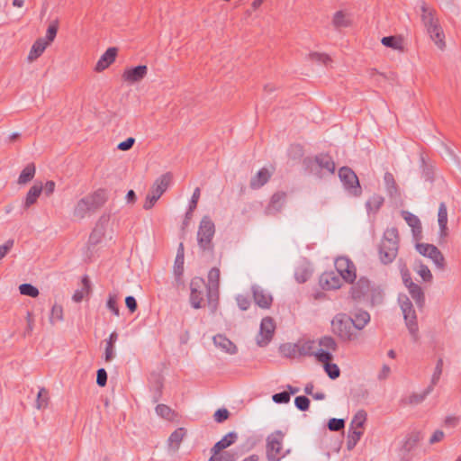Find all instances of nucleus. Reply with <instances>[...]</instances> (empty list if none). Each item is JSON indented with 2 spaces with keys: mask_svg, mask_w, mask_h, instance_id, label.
<instances>
[{
  "mask_svg": "<svg viewBox=\"0 0 461 461\" xmlns=\"http://www.w3.org/2000/svg\"><path fill=\"white\" fill-rule=\"evenodd\" d=\"M213 342L217 347L229 354H235L237 352L236 345L224 335H215L213 337Z\"/></svg>",
  "mask_w": 461,
  "mask_h": 461,
  "instance_id": "obj_27",
  "label": "nucleus"
},
{
  "mask_svg": "<svg viewBox=\"0 0 461 461\" xmlns=\"http://www.w3.org/2000/svg\"><path fill=\"white\" fill-rule=\"evenodd\" d=\"M48 404V391L45 388H41L37 393L36 407L37 409L45 408Z\"/></svg>",
  "mask_w": 461,
  "mask_h": 461,
  "instance_id": "obj_54",
  "label": "nucleus"
},
{
  "mask_svg": "<svg viewBox=\"0 0 461 461\" xmlns=\"http://www.w3.org/2000/svg\"><path fill=\"white\" fill-rule=\"evenodd\" d=\"M303 165L309 173L318 174L320 170H325L330 174L335 172V162L327 153H321L315 157H306L303 159Z\"/></svg>",
  "mask_w": 461,
  "mask_h": 461,
  "instance_id": "obj_4",
  "label": "nucleus"
},
{
  "mask_svg": "<svg viewBox=\"0 0 461 461\" xmlns=\"http://www.w3.org/2000/svg\"><path fill=\"white\" fill-rule=\"evenodd\" d=\"M147 72L148 68L146 65H139L125 69L122 74V79L129 84L138 83L146 77Z\"/></svg>",
  "mask_w": 461,
  "mask_h": 461,
  "instance_id": "obj_17",
  "label": "nucleus"
},
{
  "mask_svg": "<svg viewBox=\"0 0 461 461\" xmlns=\"http://www.w3.org/2000/svg\"><path fill=\"white\" fill-rule=\"evenodd\" d=\"M425 29L436 46L443 50L446 48L445 33L439 22Z\"/></svg>",
  "mask_w": 461,
  "mask_h": 461,
  "instance_id": "obj_20",
  "label": "nucleus"
},
{
  "mask_svg": "<svg viewBox=\"0 0 461 461\" xmlns=\"http://www.w3.org/2000/svg\"><path fill=\"white\" fill-rule=\"evenodd\" d=\"M237 438L238 435L236 432H229L221 440L214 444V446L211 448V452L221 453L223 449L234 444Z\"/></svg>",
  "mask_w": 461,
  "mask_h": 461,
  "instance_id": "obj_26",
  "label": "nucleus"
},
{
  "mask_svg": "<svg viewBox=\"0 0 461 461\" xmlns=\"http://www.w3.org/2000/svg\"><path fill=\"white\" fill-rule=\"evenodd\" d=\"M118 50L115 47H110L100 57L97 63L95 64V70L102 72L107 68L116 59Z\"/></svg>",
  "mask_w": 461,
  "mask_h": 461,
  "instance_id": "obj_22",
  "label": "nucleus"
},
{
  "mask_svg": "<svg viewBox=\"0 0 461 461\" xmlns=\"http://www.w3.org/2000/svg\"><path fill=\"white\" fill-rule=\"evenodd\" d=\"M335 267L337 273L345 282L348 284L355 282L357 278V268L353 261L348 257H339L335 261Z\"/></svg>",
  "mask_w": 461,
  "mask_h": 461,
  "instance_id": "obj_8",
  "label": "nucleus"
},
{
  "mask_svg": "<svg viewBox=\"0 0 461 461\" xmlns=\"http://www.w3.org/2000/svg\"><path fill=\"white\" fill-rule=\"evenodd\" d=\"M190 303L191 305L194 309H199L202 307V303L203 302V294L206 292L208 295V288L204 280L200 277H194L192 279L190 284Z\"/></svg>",
  "mask_w": 461,
  "mask_h": 461,
  "instance_id": "obj_10",
  "label": "nucleus"
},
{
  "mask_svg": "<svg viewBox=\"0 0 461 461\" xmlns=\"http://www.w3.org/2000/svg\"><path fill=\"white\" fill-rule=\"evenodd\" d=\"M331 327L333 333L342 341H354L359 337V333L354 328L351 316L346 313L337 314L331 321Z\"/></svg>",
  "mask_w": 461,
  "mask_h": 461,
  "instance_id": "obj_3",
  "label": "nucleus"
},
{
  "mask_svg": "<svg viewBox=\"0 0 461 461\" xmlns=\"http://www.w3.org/2000/svg\"><path fill=\"white\" fill-rule=\"evenodd\" d=\"M108 195L104 189H98L93 194L81 198L75 205L73 215L78 220L84 219L87 213L95 212L107 201Z\"/></svg>",
  "mask_w": 461,
  "mask_h": 461,
  "instance_id": "obj_1",
  "label": "nucleus"
},
{
  "mask_svg": "<svg viewBox=\"0 0 461 461\" xmlns=\"http://www.w3.org/2000/svg\"><path fill=\"white\" fill-rule=\"evenodd\" d=\"M416 249L420 255L430 258L438 269H445V258L441 251L435 245L429 243H417Z\"/></svg>",
  "mask_w": 461,
  "mask_h": 461,
  "instance_id": "obj_9",
  "label": "nucleus"
},
{
  "mask_svg": "<svg viewBox=\"0 0 461 461\" xmlns=\"http://www.w3.org/2000/svg\"><path fill=\"white\" fill-rule=\"evenodd\" d=\"M328 429L330 431H340L345 428V420L343 419L331 418L328 421Z\"/></svg>",
  "mask_w": 461,
  "mask_h": 461,
  "instance_id": "obj_52",
  "label": "nucleus"
},
{
  "mask_svg": "<svg viewBox=\"0 0 461 461\" xmlns=\"http://www.w3.org/2000/svg\"><path fill=\"white\" fill-rule=\"evenodd\" d=\"M399 249V234L396 228L387 229L379 245V258L383 264L392 263L397 254Z\"/></svg>",
  "mask_w": 461,
  "mask_h": 461,
  "instance_id": "obj_2",
  "label": "nucleus"
},
{
  "mask_svg": "<svg viewBox=\"0 0 461 461\" xmlns=\"http://www.w3.org/2000/svg\"><path fill=\"white\" fill-rule=\"evenodd\" d=\"M401 213L407 224L411 228L413 236L417 237L418 235H420L422 227L420 219L408 211H402Z\"/></svg>",
  "mask_w": 461,
  "mask_h": 461,
  "instance_id": "obj_25",
  "label": "nucleus"
},
{
  "mask_svg": "<svg viewBox=\"0 0 461 461\" xmlns=\"http://www.w3.org/2000/svg\"><path fill=\"white\" fill-rule=\"evenodd\" d=\"M215 233V225L212 219L209 216L203 217L200 221L198 232H197V240L200 248L205 251H212L213 245L212 240Z\"/></svg>",
  "mask_w": 461,
  "mask_h": 461,
  "instance_id": "obj_5",
  "label": "nucleus"
},
{
  "mask_svg": "<svg viewBox=\"0 0 461 461\" xmlns=\"http://www.w3.org/2000/svg\"><path fill=\"white\" fill-rule=\"evenodd\" d=\"M362 435L363 431L357 429H353L351 431V429H349L347 441V448L348 450H352L356 447L357 443L359 441Z\"/></svg>",
  "mask_w": 461,
  "mask_h": 461,
  "instance_id": "obj_45",
  "label": "nucleus"
},
{
  "mask_svg": "<svg viewBox=\"0 0 461 461\" xmlns=\"http://www.w3.org/2000/svg\"><path fill=\"white\" fill-rule=\"evenodd\" d=\"M43 186L41 184H34L30 190L28 191L25 201H24V208L27 209L31 205L34 204L41 194Z\"/></svg>",
  "mask_w": 461,
  "mask_h": 461,
  "instance_id": "obj_30",
  "label": "nucleus"
},
{
  "mask_svg": "<svg viewBox=\"0 0 461 461\" xmlns=\"http://www.w3.org/2000/svg\"><path fill=\"white\" fill-rule=\"evenodd\" d=\"M118 339V334L116 331H113L108 339L106 340V347L104 352V359L106 362H111L115 357L114 345Z\"/></svg>",
  "mask_w": 461,
  "mask_h": 461,
  "instance_id": "obj_32",
  "label": "nucleus"
},
{
  "mask_svg": "<svg viewBox=\"0 0 461 461\" xmlns=\"http://www.w3.org/2000/svg\"><path fill=\"white\" fill-rule=\"evenodd\" d=\"M443 370V360L442 358H438L435 366L434 373L431 377L430 384L429 386H432V389H434V386L438 383L441 374Z\"/></svg>",
  "mask_w": 461,
  "mask_h": 461,
  "instance_id": "obj_50",
  "label": "nucleus"
},
{
  "mask_svg": "<svg viewBox=\"0 0 461 461\" xmlns=\"http://www.w3.org/2000/svg\"><path fill=\"white\" fill-rule=\"evenodd\" d=\"M272 399L276 403H288L290 402V393H287L286 391H283L281 393H275L272 396Z\"/></svg>",
  "mask_w": 461,
  "mask_h": 461,
  "instance_id": "obj_64",
  "label": "nucleus"
},
{
  "mask_svg": "<svg viewBox=\"0 0 461 461\" xmlns=\"http://www.w3.org/2000/svg\"><path fill=\"white\" fill-rule=\"evenodd\" d=\"M417 272L425 282H430L432 280V274L426 265L420 263Z\"/></svg>",
  "mask_w": 461,
  "mask_h": 461,
  "instance_id": "obj_60",
  "label": "nucleus"
},
{
  "mask_svg": "<svg viewBox=\"0 0 461 461\" xmlns=\"http://www.w3.org/2000/svg\"><path fill=\"white\" fill-rule=\"evenodd\" d=\"M421 437H420V433L419 431H414V432H411V434L408 435V437L406 438L405 441H404V444H403V447L406 451H411L416 445L417 443L420 440Z\"/></svg>",
  "mask_w": 461,
  "mask_h": 461,
  "instance_id": "obj_43",
  "label": "nucleus"
},
{
  "mask_svg": "<svg viewBox=\"0 0 461 461\" xmlns=\"http://www.w3.org/2000/svg\"><path fill=\"white\" fill-rule=\"evenodd\" d=\"M408 289L411 298L416 302L418 306L421 307L425 301L421 287L415 283H411Z\"/></svg>",
  "mask_w": 461,
  "mask_h": 461,
  "instance_id": "obj_35",
  "label": "nucleus"
},
{
  "mask_svg": "<svg viewBox=\"0 0 461 461\" xmlns=\"http://www.w3.org/2000/svg\"><path fill=\"white\" fill-rule=\"evenodd\" d=\"M298 354L301 357L314 356L315 353V341L314 340H298Z\"/></svg>",
  "mask_w": 461,
  "mask_h": 461,
  "instance_id": "obj_31",
  "label": "nucleus"
},
{
  "mask_svg": "<svg viewBox=\"0 0 461 461\" xmlns=\"http://www.w3.org/2000/svg\"><path fill=\"white\" fill-rule=\"evenodd\" d=\"M229 417L230 411L225 408L218 409L213 414L214 420L218 423L225 421Z\"/></svg>",
  "mask_w": 461,
  "mask_h": 461,
  "instance_id": "obj_62",
  "label": "nucleus"
},
{
  "mask_svg": "<svg viewBox=\"0 0 461 461\" xmlns=\"http://www.w3.org/2000/svg\"><path fill=\"white\" fill-rule=\"evenodd\" d=\"M319 345L329 351H337L338 344L331 336H323L319 339Z\"/></svg>",
  "mask_w": 461,
  "mask_h": 461,
  "instance_id": "obj_44",
  "label": "nucleus"
},
{
  "mask_svg": "<svg viewBox=\"0 0 461 461\" xmlns=\"http://www.w3.org/2000/svg\"><path fill=\"white\" fill-rule=\"evenodd\" d=\"M284 434L277 430L275 434L270 435L267 439V461H280L279 454L282 449V441Z\"/></svg>",
  "mask_w": 461,
  "mask_h": 461,
  "instance_id": "obj_11",
  "label": "nucleus"
},
{
  "mask_svg": "<svg viewBox=\"0 0 461 461\" xmlns=\"http://www.w3.org/2000/svg\"><path fill=\"white\" fill-rule=\"evenodd\" d=\"M57 32H58V21H54L52 22L48 29H47V32H46V41H48V45L54 41L56 35H57Z\"/></svg>",
  "mask_w": 461,
  "mask_h": 461,
  "instance_id": "obj_59",
  "label": "nucleus"
},
{
  "mask_svg": "<svg viewBox=\"0 0 461 461\" xmlns=\"http://www.w3.org/2000/svg\"><path fill=\"white\" fill-rule=\"evenodd\" d=\"M276 323L272 317H265L260 323L259 333L257 336V344L259 347L267 346L273 339Z\"/></svg>",
  "mask_w": 461,
  "mask_h": 461,
  "instance_id": "obj_12",
  "label": "nucleus"
},
{
  "mask_svg": "<svg viewBox=\"0 0 461 461\" xmlns=\"http://www.w3.org/2000/svg\"><path fill=\"white\" fill-rule=\"evenodd\" d=\"M438 221L439 227L447 225V209L445 203H440L438 212Z\"/></svg>",
  "mask_w": 461,
  "mask_h": 461,
  "instance_id": "obj_51",
  "label": "nucleus"
},
{
  "mask_svg": "<svg viewBox=\"0 0 461 461\" xmlns=\"http://www.w3.org/2000/svg\"><path fill=\"white\" fill-rule=\"evenodd\" d=\"M184 264V249L183 244H179L176 256L175 257V276L181 275Z\"/></svg>",
  "mask_w": 461,
  "mask_h": 461,
  "instance_id": "obj_46",
  "label": "nucleus"
},
{
  "mask_svg": "<svg viewBox=\"0 0 461 461\" xmlns=\"http://www.w3.org/2000/svg\"><path fill=\"white\" fill-rule=\"evenodd\" d=\"M420 18L425 28L431 26L439 22L437 17V12L434 8L429 7L424 1L420 5Z\"/></svg>",
  "mask_w": 461,
  "mask_h": 461,
  "instance_id": "obj_23",
  "label": "nucleus"
},
{
  "mask_svg": "<svg viewBox=\"0 0 461 461\" xmlns=\"http://www.w3.org/2000/svg\"><path fill=\"white\" fill-rule=\"evenodd\" d=\"M220 282V269L212 267L208 273V303L212 307V312L216 308L218 300V288Z\"/></svg>",
  "mask_w": 461,
  "mask_h": 461,
  "instance_id": "obj_13",
  "label": "nucleus"
},
{
  "mask_svg": "<svg viewBox=\"0 0 461 461\" xmlns=\"http://www.w3.org/2000/svg\"><path fill=\"white\" fill-rule=\"evenodd\" d=\"M279 351L283 357H287V358L299 357L297 342L296 343H284V344L280 345Z\"/></svg>",
  "mask_w": 461,
  "mask_h": 461,
  "instance_id": "obj_34",
  "label": "nucleus"
},
{
  "mask_svg": "<svg viewBox=\"0 0 461 461\" xmlns=\"http://www.w3.org/2000/svg\"><path fill=\"white\" fill-rule=\"evenodd\" d=\"M253 299L256 304L262 309H269L273 303V297L258 285L251 287Z\"/></svg>",
  "mask_w": 461,
  "mask_h": 461,
  "instance_id": "obj_18",
  "label": "nucleus"
},
{
  "mask_svg": "<svg viewBox=\"0 0 461 461\" xmlns=\"http://www.w3.org/2000/svg\"><path fill=\"white\" fill-rule=\"evenodd\" d=\"M341 278L337 272H324L321 275L319 283L324 290H335L341 286Z\"/></svg>",
  "mask_w": 461,
  "mask_h": 461,
  "instance_id": "obj_15",
  "label": "nucleus"
},
{
  "mask_svg": "<svg viewBox=\"0 0 461 461\" xmlns=\"http://www.w3.org/2000/svg\"><path fill=\"white\" fill-rule=\"evenodd\" d=\"M384 294L383 291L378 286L370 287V291L366 300H369L372 305L380 304L383 302Z\"/></svg>",
  "mask_w": 461,
  "mask_h": 461,
  "instance_id": "obj_39",
  "label": "nucleus"
},
{
  "mask_svg": "<svg viewBox=\"0 0 461 461\" xmlns=\"http://www.w3.org/2000/svg\"><path fill=\"white\" fill-rule=\"evenodd\" d=\"M47 46H48V41H46L45 39H43V38L38 39L33 43V45L30 50V53L28 55V59L30 61H32V60L36 59L37 58H39L43 53V51L45 50Z\"/></svg>",
  "mask_w": 461,
  "mask_h": 461,
  "instance_id": "obj_33",
  "label": "nucleus"
},
{
  "mask_svg": "<svg viewBox=\"0 0 461 461\" xmlns=\"http://www.w3.org/2000/svg\"><path fill=\"white\" fill-rule=\"evenodd\" d=\"M384 199L380 194H374L372 197H370L366 203V209L367 211L373 212L374 213L377 212L381 206L384 204Z\"/></svg>",
  "mask_w": 461,
  "mask_h": 461,
  "instance_id": "obj_37",
  "label": "nucleus"
},
{
  "mask_svg": "<svg viewBox=\"0 0 461 461\" xmlns=\"http://www.w3.org/2000/svg\"><path fill=\"white\" fill-rule=\"evenodd\" d=\"M63 320V309L60 305L54 304L51 308L50 321L54 324Z\"/></svg>",
  "mask_w": 461,
  "mask_h": 461,
  "instance_id": "obj_53",
  "label": "nucleus"
},
{
  "mask_svg": "<svg viewBox=\"0 0 461 461\" xmlns=\"http://www.w3.org/2000/svg\"><path fill=\"white\" fill-rule=\"evenodd\" d=\"M350 287V296L354 301L360 302L366 301L368 296L371 283L370 281L365 277L361 276L356 283L353 282Z\"/></svg>",
  "mask_w": 461,
  "mask_h": 461,
  "instance_id": "obj_14",
  "label": "nucleus"
},
{
  "mask_svg": "<svg viewBox=\"0 0 461 461\" xmlns=\"http://www.w3.org/2000/svg\"><path fill=\"white\" fill-rule=\"evenodd\" d=\"M310 399L305 395L296 396L294 399V405L302 411H308L310 408Z\"/></svg>",
  "mask_w": 461,
  "mask_h": 461,
  "instance_id": "obj_55",
  "label": "nucleus"
},
{
  "mask_svg": "<svg viewBox=\"0 0 461 461\" xmlns=\"http://www.w3.org/2000/svg\"><path fill=\"white\" fill-rule=\"evenodd\" d=\"M366 417H367V414L366 412V411L364 410H360L358 411L353 420H351V423H350V429L354 428V429H357L358 428H362L366 420Z\"/></svg>",
  "mask_w": 461,
  "mask_h": 461,
  "instance_id": "obj_41",
  "label": "nucleus"
},
{
  "mask_svg": "<svg viewBox=\"0 0 461 461\" xmlns=\"http://www.w3.org/2000/svg\"><path fill=\"white\" fill-rule=\"evenodd\" d=\"M314 357L318 362H321L324 365L326 363H330L333 360V356L329 350H325L321 348L314 353Z\"/></svg>",
  "mask_w": 461,
  "mask_h": 461,
  "instance_id": "obj_48",
  "label": "nucleus"
},
{
  "mask_svg": "<svg viewBox=\"0 0 461 461\" xmlns=\"http://www.w3.org/2000/svg\"><path fill=\"white\" fill-rule=\"evenodd\" d=\"M432 391V386H428L422 393H413L410 396V402L413 404L420 403Z\"/></svg>",
  "mask_w": 461,
  "mask_h": 461,
  "instance_id": "obj_57",
  "label": "nucleus"
},
{
  "mask_svg": "<svg viewBox=\"0 0 461 461\" xmlns=\"http://www.w3.org/2000/svg\"><path fill=\"white\" fill-rule=\"evenodd\" d=\"M288 154L293 159L300 158L303 156V148L300 144L291 145Z\"/></svg>",
  "mask_w": 461,
  "mask_h": 461,
  "instance_id": "obj_61",
  "label": "nucleus"
},
{
  "mask_svg": "<svg viewBox=\"0 0 461 461\" xmlns=\"http://www.w3.org/2000/svg\"><path fill=\"white\" fill-rule=\"evenodd\" d=\"M354 321V328L359 333L365 326L370 321V314L366 311L359 310L351 317Z\"/></svg>",
  "mask_w": 461,
  "mask_h": 461,
  "instance_id": "obj_29",
  "label": "nucleus"
},
{
  "mask_svg": "<svg viewBox=\"0 0 461 461\" xmlns=\"http://www.w3.org/2000/svg\"><path fill=\"white\" fill-rule=\"evenodd\" d=\"M35 166L33 163L28 164L21 172L18 177V184L24 185L30 182L35 175Z\"/></svg>",
  "mask_w": 461,
  "mask_h": 461,
  "instance_id": "obj_36",
  "label": "nucleus"
},
{
  "mask_svg": "<svg viewBox=\"0 0 461 461\" xmlns=\"http://www.w3.org/2000/svg\"><path fill=\"white\" fill-rule=\"evenodd\" d=\"M309 59L312 62L323 63L327 64L331 61L330 58L327 54L319 53V52H311L309 55Z\"/></svg>",
  "mask_w": 461,
  "mask_h": 461,
  "instance_id": "obj_58",
  "label": "nucleus"
},
{
  "mask_svg": "<svg viewBox=\"0 0 461 461\" xmlns=\"http://www.w3.org/2000/svg\"><path fill=\"white\" fill-rule=\"evenodd\" d=\"M156 413L166 420H170L173 416V411L167 405L158 404L156 406Z\"/></svg>",
  "mask_w": 461,
  "mask_h": 461,
  "instance_id": "obj_56",
  "label": "nucleus"
},
{
  "mask_svg": "<svg viewBox=\"0 0 461 461\" xmlns=\"http://www.w3.org/2000/svg\"><path fill=\"white\" fill-rule=\"evenodd\" d=\"M286 197L287 194L284 191H278L273 194L266 208V212L270 215L279 213L285 203Z\"/></svg>",
  "mask_w": 461,
  "mask_h": 461,
  "instance_id": "obj_16",
  "label": "nucleus"
},
{
  "mask_svg": "<svg viewBox=\"0 0 461 461\" xmlns=\"http://www.w3.org/2000/svg\"><path fill=\"white\" fill-rule=\"evenodd\" d=\"M118 294L116 293H109L106 301V308L111 311L115 316L120 315V309L117 304Z\"/></svg>",
  "mask_w": 461,
  "mask_h": 461,
  "instance_id": "obj_42",
  "label": "nucleus"
},
{
  "mask_svg": "<svg viewBox=\"0 0 461 461\" xmlns=\"http://www.w3.org/2000/svg\"><path fill=\"white\" fill-rule=\"evenodd\" d=\"M425 29L436 46L443 50L446 48L445 33L439 22Z\"/></svg>",
  "mask_w": 461,
  "mask_h": 461,
  "instance_id": "obj_19",
  "label": "nucleus"
},
{
  "mask_svg": "<svg viewBox=\"0 0 461 461\" xmlns=\"http://www.w3.org/2000/svg\"><path fill=\"white\" fill-rule=\"evenodd\" d=\"M384 181L388 195L391 198L398 197L400 195V192L393 175L391 172H386L384 176Z\"/></svg>",
  "mask_w": 461,
  "mask_h": 461,
  "instance_id": "obj_28",
  "label": "nucleus"
},
{
  "mask_svg": "<svg viewBox=\"0 0 461 461\" xmlns=\"http://www.w3.org/2000/svg\"><path fill=\"white\" fill-rule=\"evenodd\" d=\"M323 368L328 376L332 380L339 378L340 375V369L338 365L334 363H326V365L323 366Z\"/></svg>",
  "mask_w": 461,
  "mask_h": 461,
  "instance_id": "obj_49",
  "label": "nucleus"
},
{
  "mask_svg": "<svg viewBox=\"0 0 461 461\" xmlns=\"http://www.w3.org/2000/svg\"><path fill=\"white\" fill-rule=\"evenodd\" d=\"M332 24L336 29L346 28L350 25V21L343 11H338L334 14Z\"/></svg>",
  "mask_w": 461,
  "mask_h": 461,
  "instance_id": "obj_40",
  "label": "nucleus"
},
{
  "mask_svg": "<svg viewBox=\"0 0 461 461\" xmlns=\"http://www.w3.org/2000/svg\"><path fill=\"white\" fill-rule=\"evenodd\" d=\"M382 44L393 50L402 49V39L398 36H385L382 38Z\"/></svg>",
  "mask_w": 461,
  "mask_h": 461,
  "instance_id": "obj_38",
  "label": "nucleus"
},
{
  "mask_svg": "<svg viewBox=\"0 0 461 461\" xmlns=\"http://www.w3.org/2000/svg\"><path fill=\"white\" fill-rule=\"evenodd\" d=\"M339 177L344 188L353 196H360L362 187L359 184L357 174L348 167H342L339 170Z\"/></svg>",
  "mask_w": 461,
  "mask_h": 461,
  "instance_id": "obj_6",
  "label": "nucleus"
},
{
  "mask_svg": "<svg viewBox=\"0 0 461 461\" xmlns=\"http://www.w3.org/2000/svg\"><path fill=\"white\" fill-rule=\"evenodd\" d=\"M401 309L403 313V317L406 322V326L412 336L414 341H418L419 339V328L417 322V316L415 310L413 309V305L410 299L407 296H404L402 300H401Z\"/></svg>",
  "mask_w": 461,
  "mask_h": 461,
  "instance_id": "obj_7",
  "label": "nucleus"
},
{
  "mask_svg": "<svg viewBox=\"0 0 461 461\" xmlns=\"http://www.w3.org/2000/svg\"><path fill=\"white\" fill-rule=\"evenodd\" d=\"M172 181V173L167 172L166 174L161 175L159 177L156 179L149 191L160 198Z\"/></svg>",
  "mask_w": 461,
  "mask_h": 461,
  "instance_id": "obj_21",
  "label": "nucleus"
},
{
  "mask_svg": "<svg viewBox=\"0 0 461 461\" xmlns=\"http://www.w3.org/2000/svg\"><path fill=\"white\" fill-rule=\"evenodd\" d=\"M20 294L23 295H27L32 298H35L39 295V290L36 286L32 285V284H22L19 286Z\"/></svg>",
  "mask_w": 461,
  "mask_h": 461,
  "instance_id": "obj_47",
  "label": "nucleus"
},
{
  "mask_svg": "<svg viewBox=\"0 0 461 461\" xmlns=\"http://www.w3.org/2000/svg\"><path fill=\"white\" fill-rule=\"evenodd\" d=\"M159 197H158L156 194L149 191L143 203V208L145 210H150L155 205Z\"/></svg>",
  "mask_w": 461,
  "mask_h": 461,
  "instance_id": "obj_63",
  "label": "nucleus"
},
{
  "mask_svg": "<svg viewBox=\"0 0 461 461\" xmlns=\"http://www.w3.org/2000/svg\"><path fill=\"white\" fill-rule=\"evenodd\" d=\"M272 172L267 167H262L249 181V187L257 190L265 185L271 178Z\"/></svg>",
  "mask_w": 461,
  "mask_h": 461,
  "instance_id": "obj_24",
  "label": "nucleus"
}]
</instances>
